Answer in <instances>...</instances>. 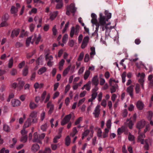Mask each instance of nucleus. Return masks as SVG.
Here are the masks:
<instances>
[{
	"label": "nucleus",
	"instance_id": "1",
	"mask_svg": "<svg viewBox=\"0 0 153 153\" xmlns=\"http://www.w3.org/2000/svg\"><path fill=\"white\" fill-rule=\"evenodd\" d=\"M105 16H103L102 13H100V14L99 23L96 24V30L92 34V36L95 37H97L98 36V32L100 26V29H102V31H104L105 29H108V27H107L108 24H106V22L111 18V13H108L107 11H105Z\"/></svg>",
	"mask_w": 153,
	"mask_h": 153
},
{
	"label": "nucleus",
	"instance_id": "2",
	"mask_svg": "<svg viewBox=\"0 0 153 153\" xmlns=\"http://www.w3.org/2000/svg\"><path fill=\"white\" fill-rule=\"evenodd\" d=\"M136 75L137 77H140L138 80V82L140 83L143 89H144V78L145 76V74L143 73H138L136 74Z\"/></svg>",
	"mask_w": 153,
	"mask_h": 153
},
{
	"label": "nucleus",
	"instance_id": "3",
	"mask_svg": "<svg viewBox=\"0 0 153 153\" xmlns=\"http://www.w3.org/2000/svg\"><path fill=\"white\" fill-rule=\"evenodd\" d=\"M94 88L92 90V94L91 98L89 99L88 100V102H91V104H92V101L96 97L97 95V91L98 90L99 88L97 85H95Z\"/></svg>",
	"mask_w": 153,
	"mask_h": 153
},
{
	"label": "nucleus",
	"instance_id": "4",
	"mask_svg": "<svg viewBox=\"0 0 153 153\" xmlns=\"http://www.w3.org/2000/svg\"><path fill=\"white\" fill-rule=\"evenodd\" d=\"M45 59L46 61L47 62V65L48 66H52L53 64V57L52 55H49V53H46L45 55Z\"/></svg>",
	"mask_w": 153,
	"mask_h": 153
},
{
	"label": "nucleus",
	"instance_id": "5",
	"mask_svg": "<svg viewBox=\"0 0 153 153\" xmlns=\"http://www.w3.org/2000/svg\"><path fill=\"white\" fill-rule=\"evenodd\" d=\"M16 7L14 6H12L10 9V12L12 14L15 16H17V13L18 11V9L20 8V5L19 4L16 3Z\"/></svg>",
	"mask_w": 153,
	"mask_h": 153
},
{
	"label": "nucleus",
	"instance_id": "6",
	"mask_svg": "<svg viewBox=\"0 0 153 153\" xmlns=\"http://www.w3.org/2000/svg\"><path fill=\"white\" fill-rule=\"evenodd\" d=\"M89 37L88 36L84 37L81 45V48L82 49H84L87 47L89 42Z\"/></svg>",
	"mask_w": 153,
	"mask_h": 153
},
{
	"label": "nucleus",
	"instance_id": "7",
	"mask_svg": "<svg viewBox=\"0 0 153 153\" xmlns=\"http://www.w3.org/2000/svg\"><path fill=\"white\" fill-rule=\"evenodd\" d=\"M33 37V41L32 42V44H33L34 42H35L36 44H38L40 41L41 36L40 34L38 35L35 34L32 36Z\"/></svg>",
	"mask_w": 153,
	"mask_h": 153
},
{
	"label": "nucleus",
	"instance_id": "8",
	"mask_svg": "<svg viewBox=\"0 0 153 153\" xmlns=\"http://www.w3.org/2000/svg\"><path fill=\"white\" fill-rule=\"evenodd\" d=\"M139 134L138 137V142L140 143L141 144H144L145 141L144 139L145 137V135L144 134L140 132V131H138Z\"/></svg>",
	"mask_w": 153,
	"mask_h": 153
},
{
	"label": "nucleus",
	"instance_id": "9",
	"mask_svg": "<svg viewBox=\"0 0 153 153\" xmlns=\"http://www.w3.org/2000/svg\"><path fill=\"white\" fill-rule=\"evenodd\" d=\"M100 106L98 105L96 107L93 114L95 118L99 117L100 113Z\"/></svg>",
	"mask_w": 153,
	"mask_h": 153
},
{
	"label": "nucleus",
	"instance_id": "10",
	"mask_svg": "<svg viewBox=\"0 0 153 153\" xmlns=\"http://www.w3.org/2000/svg\"><path fill=\"white\" fill-rule=\"evenodd\" d=\"M71 116L72 115L71 114H69L65 116L61 122V125H64L68 123L70 120Z\"/></svg>",
	"mask_w": 153,
	"mask_h": 153
},
{
	"label": "nucleus",
	"instance_id": "11",
	"mask_svg": "<svg viewBox=\"0 0 153 153\" xmlns=\"http://www.w3.org/2000/svg\"><path fill=\"white\" fill-rule=\"evenodd\" d=\"M146 125V122L144 120L139 121L136 125V127L140 131V129L143 128Z\"/></svg>",
	"mask_w": 153,
	"mask_h": 153
},
{
	"label": "nucleus",
	"instance_id": "12",
	"mask_svg": "<svg viewBox=\"0 0 153 153\" xmlns=\"http://www.w3.org/2000/svg\"><path fill=\"white\" fill-rule=\"evenodd\" d=\"M16 80L18 82L17 87L18 88L21 90L22 89L25 83L24 81L22 80L21 78H19L17 79Z\"/></svg>",
	"mask_w": 153,
	"mask_h": 153
},
{
	"label": "nucleus",
	"instance_id": "13",
	"mask_svg": "<svg viewBox=\"0 0 153 153\" xmlns=\"http://www.w3.org/2000/svg\"><path fill=\"white\" fill-rule=\"evenodd\" d=\"M148 80L149 81L148 86L150 88H153V76L152 74L148 76Z\"/></svg>",
	"mask_w": 153,
	"mask_h": 153
},
{
	"label": "nucleus",
	"instance_id": "14",
	"mask_svg": "<svg viewBox=\"0 0 153 153\" xmlns=\"http://www.w3.org/2000/svg\"><path fill=\"white\" fill-rule=\"evenodd\" d=\"M74 4H71V5L68 6L67 9L69 10L71 12L73 13V16H74V13L76 10V8L75 7Z\"/></svg>",
	"mask_w": 153,
	"mask_h": 153
},
{
	"label": "nucleus",
	"instance_id": "15",
	"mask_svg": "<svg viewBox=\"0 0 153 153\" xmlns=\"http://www.w3.org/2000/svg\"><path fill=\"white\" fill-rule=\"evenodd\" d=\"M12 105L13 107H17L20 106L21 105V102L18 100L13 99L11 101Z\"/></svg>",
	"mask_w": 153,
	"mask_h": 153
},
{
	"label": "nucleus",
	"instance_id": "16",
	"mask_svg": "<svg viewBox=\"0 0 153 153\" xmlns=\"http://www.w3.org/2000/svg\"><path fill=\"white\" fill-rule=\"evenodd\" d=\"M91 16L92 18L91 20V23L93 25L95 24L96 26V24L99 23V22H97V15L94 13H91Z\"/></svg>",
	"mask_w": 153,
	"mask_h": 153
},
{
	"label": "nucleus",
	"instance_id": "17",
	"mask_svg": "<svg viewBox=\"0 0 153 153\" xmlns=\"http://www.w3.org/2000/svg\"><path fill=\"white\" fill-rule=\"evenodd\" d=\"M33 141L34 142H37L41 143L42 142L40 141L39 134L37 132H35L34 134Z\"/></svg>",
	"mask_w": 153,
	"mask_h": 153
},
{
	"label": "nucleus",
	"instance_id": "18",
	"mask_svg": "<svg viewBox=\"0 0 153 153\" xmlns=\"http://www.w3.org/2000/svg\"><path fill=\"white\" fill-rule=\"evenodd\" d=\"M47 108H49V110L48 111V113L49 114H51L53 112L54 109V105L51 102H49L47 105Z\"/></svg>",
	"mask_w": 153,
	"mask_h": 153
},
{
	"label": "nucleus",
	"instance_id": "19",
	"mask_svg": "<svg viewBox=\"0 0 153 153\" xmlns=\"http://www.w3.org/2000/svg\"><path fill=\"white\" fill-rule=\"evenodd\" d=\"M92 82L94 85H97L99 84V80L97 76H95L93 77L92 79Z\"/></svg>",
	"mask_w": 153,
	"mask_h": 153
},
{
	"label": "nucleus",
	"instance_id": "20",
	"mask_svg": "<svg viewBox=\"0 0 153 153\" xmlns=\"http://www.w3.org/2000/svg\"><path fill=\"white\" fill-rule=\"evenodd\" d=\"M58 11H56L52 12L50 13V19L51 20H53L55 19L58 14Z\"/></svg>",
	"mask_w": 153,
	"mask_h": 153
},
{
	"label": "nucleus",
	"instance_id": "21",
	"mask_svg": "<svg viewBox=\"0 0 153 153\" xmlns=\"http://www.w3.org/2000/svg\"><path fill=\"white\" fill-rule=\"evenodd\" d=\"M111 86V87L110 88L111 93H113L115 92L116 91V89H118V86L117 84H115L114 85H110Z\"/></svg>",
	"mask_w": 153,
	"mask_h": 153
},
{
	"label": "nucleus",
	"instance_id": "22",
	"mask_svg": "<svg viewBox=\"0 0 153 153\" xmlns=\"http://www.w3.org/2000/svg\"><path fill=\"white\" fill-rule=\"evenodd\" d=\"M31 119L30 118H28L25 122L23 126V127L25 128H27L31 125Z\"/></svg>",
	"mask_w": 153,
	"mask_h": 153
},
{
	"label": "nucleus",
	"instance_id": "23",
	"mask_svg": "<svg viewBox=\"0 0 153 153\" xmlns=\"http://www.w3.org/2000/svg\"><path fill=\"white\" fill-rule=\"evenodd\" d=\"M20 31V30L19 29L14 30H13L11 33V36L13 38L15 36H17L19 34Z\"/></svg>",
	"mask_w": 153,
	"mask_h": 153
},
{
	"label": "nucleus",
	"instance_id": "24",
	"mask_svg": "<svg viewBox=\"0 0 153 153\" xmlns=\"http://www.w3.org/2000/svg\"><path fill=\"white\" fill-rule=\"evenodd\" d=\"M133 86H130L128 87L127 89V91L128 93L131 97H133Z\"/></svg>",
	"mask_w": 153,
	"mask_h": 153
},
{
	"label": "nucleus",
	"instance_id": "25",
	"mask_svg": "<svg viewBox=\"0 0 153 153\" xmlns=\"http://www.w3.org/2000/svg\"><path fill=\"white\" fill-rule=\"evenodd\" d=\"M137 106L139 110H141L144 107V104L142 102L139 101L137 102Z\"/></svg>",
	"mask_w": 153,
	"mask_h": 153
},
{
	"label": "nucleus",
	"instance_id": "26",
	"mask_svg": "<svg viewBox=\"0 0 153 153\" xmlns=\"http://www.w3.org/2000/svg\"><path fill=\"white\" fill-rule=\"evenodd\" d=\"M39 146L37 144L33 145L31 148V150L34 152H36L38 151L39 149Z\"/></svg>",
	"mask_w": 153,
	"mask_h": 153
},
{
	"label": "nucleus",
	"instance_id": "27",
	"mask_svg": "<svg viewBox=\"0 0 153 153\" xmlns=\"http://www.w3.org/2000/svg\"><path fill=\"white\" fill-rule=\"evenodd\" d=\"M34 20L36 23L38 22L39 23H41L42 21V17L36 16L34 18Z\"/></svg>",
	"mask_w": 153,
	"mask_h": 153
},
{
	"label": "nucleus",
	"instance_id": "28",
	"mask_svg": "<svg viewBox=\"0 0 153 153\" xmlns=\"http://www.w3.org/2000/svg\"><path fill=\"white\" fill-rule=\"evenodd\" d=\"M90 50L91 51L90 53V57L91 58H93L94 56L96 54L95 48L94 47H91L90 48Z\"/></svg>",
	"mask_w": 153,
	"mask_h": 153
},
{
	"label": "nucleus",
	"instance_id": "29",
	"mask_svg": "<svg viewBox=\"0 0 153 153\" xmlns=\"http://www.w3.org/2000/svg\"><path fill=\"white\" fill-rule=\"evenodd\" d=\"M65 144L67 146H69L70 144L71 140L69 136H68L65 138Z\"/></svg>",
	"mask_w": 153,
	"mask_h": 153
},
{
	"label": "nucleus",
	"instance_id": "30",
	"mask_svg": "<svg viewBox=\"0 0 153 153\" xmlns=\"http://www.w3.org/2000/svg\"><path fill=\"white\" fill-rule=\"evenodd\" d=\"M32 39V37L30 36L28 37L26 39V45L27 47H28L30 45V43L32 44V42L31 40Z\"/></svg>",
	"mask_w": 153,
	"mask_h": 153
},
{
	"label": "nucleus",
	"instance_id": "31",
	"mask_svg": "<svg viewBox=\"0 0 153 153\" xmlns=\"http://www.w3.org/2000/svg\"><path fill=\"white\" fill-rule=\"evenodd\" d=\"M82 83V81H80L79 83L76 84L75 85L73 86V88L74 90H76L78 87L80 86Z\"/></svg>",
	"mask_w": 153,
	"mask_h": 153
},
{
	"label": "nucleus",
	"instance_id": "32",
	"mask_svg": "<svg viewBox=\"0 0 153 153\" xmlns=\"http://www.w3.org/2000/svg\"><path fill=\"white\" fill-rule=\"evenodd\" d=\"M29 106L31 109H33L36 108L37 105L33 102H30V103Z\"/></svg>",
	"mask_w": 153,
	"mask_h": 153
},
{
	"label": "nucleus",
	"instance_id": "33",
	"mask_svg": "<svg viewBox=\"0 0 153 153\" xmlns=\"http://www.w3.org/2000/svg\"><path fill=\"white\" fill-rule=\"evenodd\" d=\"M149 141L148 140H145L144 144H145L144 148L145 149L148 150L149 148Z\"/></svg>",
	"mask_w": 153,
	"mask_h": 153
},
{
	"label": "nucleus",
	"instance_id": "34",
	"mask_svg": "<svg viewBox=\"0 0 153 153\" xmlns=\"http://www.w3.org/2000/svg\"><path fill=\"white\" fill-rule=\"evenodd\" d=\"M91 82L90 81H89L85 85V89L87 91H89L91 89L90 84Z\"/></svg>",
	"mask_w": 153,
	"mask_h": 153
},
{
	"label": "nucleus",
	"instance_id": "35",
	"mask_svg": "<svg viewBox=\"0 0 153 153\" xmlns=\"http://www.w3.org/2000/svg\"><path fill=\"white\" fill-rule=\"evenodd\" d=\"M140 86L139 84H137L136 85L135 90L137 94L139 93L140 92Z\"/></svg>",
	"mask_w": 153,
	"mask_h": 153
},
{
	"label": "nucleus",
	"instance_id": "36",
	"mask_svg": "<svg viewBox=\"0 0 153 153\" xmlns=\"http://www.w3.org/2000/svg\"><path fill=\"white\" fill-rule=\"evenodd\" d=\"M48 127V124L47 123H45V124L42 125L41 126V130L43 131H46L47 128Z\"/></svg>",
	"mask_w": 153,
	"mask_h": 153
},
{
	"label": "nucleus",
	"instance_id": "37",
	"mask_svg": "<svg viewBox=\"0 0 153 153\" xmlns=\"http://www.w3.org/2000/svg\"><path fill=\"white\" fill-rule=\"evenodd\" d=\"M3 128L4 130L6 132H9L10 130L9 126L6 124L3 125Z\"/></svg>",
	"mask_w": 153,
	"mask_h": 153
},
{
	"label": "nucleus",
	"instance_id": "38",
	"mask_svg": "<svg viewBox=\"0 0 153 153\" xmlns=\"http://www.w3.org/2000/svg\"><path fill=\"white\" fill-rule=\"evenodd\" d=\"M68 35L67 34H65L62 38V41L63 43L65 44L68 39Z\"/></svg>",
	"mask_w": 153,
	"mask_h": 153
},
{
	"label": "nucleus",
	"instance_id": "39",
	"mask_svg": "<svg viewBox=\"0 0 153 153\" xmlns=\"http://www.w3.org/2000/svg\"><path fill=\"white\" fill-rule=\"evenodd\" d=\"M61 137V134H59V135L55 137L53 139V142L54 143H56L58 142V140Z\"/></svg>",
	"mask_w": 153,
	"mask_h": 153
},
{
	"label": "nucleus",
	"instance_id": "40",
	"mask_svg": "<svg viewBox=\"0 0 153 153\" xmlns=\"http://www.w3.org/2000/svg\"><path fill=\"white\" fill-rule=\"evenodd\" d=\"M46 70V68H41L38 71V73L39 74H42L44 73Z\"/></svg>",
	"mask_w": 153,
	"mask_h": 153
},
{
	"label": "nucleus",
	"instance_id": "41",
	"mask_svg": "<svg viewBox=\"0 0 153 153\" xmlns=\"http://www.w3.org/2000/svg\"><path fill=\"white\" fill-rule=\"evenodd\" d=\"M90 74V72L89 70L86 71L85 72L84 76V79L85 80H86L89 77Z\"/></svg>",
	"mask_w": 153,
	"mask_h": 153
},
{
	"label": "nucleus",
	"instance_id": "42",
	"mask_svg": "<svg viewBox=\"0 0 153 153\" xmlns=\"http://www.w3.org/2000/svg\"><path fill=\"white\" fill-rule=\"evenodd\" d=\"M27 136H22L20 141L23 143H25L27 140Z\"/></svg>",
	"mask_w": 153,
	"mask_h": 153
},
{
	"label": "nucleus",
	"instance_id": "43",
	"mask_svg": "<svg viewBox=\"0 0 153 153\" xmlns=\"http://www.w3.org/2000/svg\"><path fill=\"white\" fill-rule=\"evenodd\" d=\"M37 112L35 111H33L31 112L30 117L31 118H34L37 117Z\"/></svg>",
	"mask_w": 153,
	"mask_h": 153
},
{
	"label": "nucleus",
	"instance_id": "44",
	"mask_svg": "<svg viewBox=\"0 0 153 153\" xmlns=\"http://www.w3.org/2000/svg\"><path fill=\"white\" fill-rule=\"evenodd\" d=\"M135 139L133 135L131 134L130 133H129L128 136V139L130 141H133Z\"/></svg>",
	"mask_w": 153,
	"mask_h": 153
},
{
	"label": "nucleus",
	"instance_id": "45",
	"mask_svg": "<svg viewBox=\"0 0 153 153\" xmlns=\"http://www.w3.org/2000/svg\"><path fill=\"white\" fill-rule=\"evenodd\" d=\"M126 72H124L121 75L122 81L123 83H124L126 81Z\"/></svg>",
	"mask_w": 153,
	"mask_h": 153
},
{
	"label": "nucleus",
	"instance_id": "46",
	"mask_svg": "<svg viewBox=\"0 0 153 153\" xmlns=\"http://www.w3.org/2000/svg\"><path fill=\"white\" fill-rule=\"evenodd\" d=\"M75 28L74 27H73L71 28L70 33V36L71 37H73V36H74V35L75 33Z\"/></svg>",
	"mask_w": 153,
	"mask_h": 153
},
{
	"label": "nucleus",
	"instance_id": "47",
	"mask_svg": "<svg viewBox=\"0 0 153 153\" xmlns=\"http://www.w3.org/2000/svg\"><path fill=\"white\" fill-rule=\"evenodd\" d=\"M8 67H12L13 65V57L11 58L9 60Z\"/></svg>",
	"mask_w": 153,
	"mask_h": 153
},
{
	"label": "nucleus",
	"instance_id": "48",
	"mask_svg": "<svg viewBox=\"0 0 153 153\" xmlns=\"http://www.w3.org/2000/svg\"><path fill=\"white\" fill-rule=\"evenodd\" d=\"M42 56H40L36 60V62L37 64L39 65L40 64H41L42 63Z\"/></svg>",
	"mask_w": 153,
	"mask_h": 153
},
{
	"label": "nucleus",
	"instance_id": "49",
	"mask_svg": "<svg viewBox=\"0 0 153 153\" xmlns=\"http://www.w3.org/2000/svg\"><path fill=\"white\" fill-rule=\"evenodd\" d=\"M118 82V81H116L114 79H110L109 80V84L110 85H114V83H115V84H116Z\"/></svg>",
	"mask_w": 153,
	"mask_h": 153
},
{
	"label": "nucleus",
	"instance_id": "50",
	"mask_svg": "<svg viewBox=\"0 0 153 153\" xmlns=\"http://www.w3.org/2000/svg\"><path fill=\"white\" fill-rule=\"evenodd\" d=\"M28 73V69L27 68H25L23 70L22 74L24 76L27 75Z\"/></svg>",
	"mask_w": 153,
	"mask_h": 153
},
{
	"label": "nucleus",
	"instance_id": "51",
	"mask_svg": "<svg viewBox=\"0 0 153 153\" xmlns=\"http://www.w3.org/2000/svg\"><path fill=\"white\" fill-rule=\"evenodd\" d=\"M127 121H129L128 124L129 128L131 129H132L133 125L132 121L130 119H128L127 120Z\"/></svg>",
	"mask_w": 153,
	"mask_h": 153
},
{
	"label": "nucleus",
	"instance_id": "52",
	"mask_svg": "<svg viewBox=\"0 0 153 153\" xmlns=\"http://www.w3.org/2000/svg\"><path fill=\"white\" fill-rule=\"evenodd\" d=\"M111 120L109 119L107 120L106 122V126L108 128H110L111 126Z\"/></svg>",
	"mask_w": 153,
	"mask_h": 153
},
{
	"label": "nucleus",
	"instance_id": "53",
	"mask_svg": "<svg viewBox=\"0 0 153 153\" xmlns=\"http://www.w3.org/2000/svg\"><path fill=\"white\" fill-rule=\"evenodd\" d=\"M69 23V22H68L65 25V27L63 30H62V32L63 33H64L67 30L68 28V27Z\"/></svg>",
	"mask_w": 153,
	"mask_h": 153
},
{
	"label": "nucleus",
	"instance_id": "54",
	"mask_svg": "<svg viewBox=\"0 0 153 153\" xmlns=\"http://www.w3.org/2000/svg\"><path fill=\"white\" fill-rule=\"evenodd\" d=\"M84 56V53L83 52H82L81 53H80L78 59V61H80L82 60L83 59Z\"/></svg>",
	"mask_w": 153,
	"mask_h": 153
},
{
	"label": "nucleus",
	"instance_id": "55",
	"mask_svg": "<svg viewBox=\"0 0 153 153\" xmlns=\"http://www.w3.org/2000/svg\"><path fill=\"white\" fill-rule=\"evenodd\" d=\"M82 117H80L78 118L77 120L75 121V125H76L79 123L82 120Z\"/></svg>",
	"mask_w": 153,
	"mask_h": 153
},
{
	"label": "nucleus",
	"instance_id": "56",
	"mask_svg": "<svg viewBox=\"0 0 153 153\" xmlns=\"http://www.w3.org/2000/svg\"><path fill=\"white\" fill-rule=\"evenodd\" d=\"M102 92H100L98 95V100L100 102L102 100Z\"/></svg>",
	"mask_w": 153,
	"mask_h": 153
},
{
	"label": "nucleus",
	"instance_id": "57",
	"mask_svg": "<svg viewBox=\"0 0 153 153\" xmlns=\"http://www.w3.org/2000/svg\"><path fill=\"white\" fill-rule=\"evenodd\" d=\"M56 26L55 25L53 26L52 29L53 34L54 35H56L57 33V30L56 28Z\"/></svg>",
	"mask_w": 153,
	"mask_h": 153
},
{
	"label": "nucleus",
	"instance_id": "58",
	"mask_svg": "<svg viewBox=\"0 0 153 153\" xmlns=\"http://www.w3.org/2000/svg\"><path fill=\"white\" fill-rule=\"evenodd\" d=\"M23 45L21 42H17L16 44V47L17 48H19L23 46Z\"/></svg>",
	"mask_w": 153,
	"mask_h": 153
},
{
	"label": "nucleus",
	"instance_id": "59",
	"mask_svg": "<svg viewBox=\"0 0 153 153\" xmlns=\"http://www.w3.org/2000/svg\"><path fill=\"white\" fill-rule=\"evenodd\" d=\"M90 60L89 55L88 53L86 54L84 58V61L85 62H87Z\"/></svg>",
	"mask_w": 153,
	"mask_h": 153
},
{
	"label": "nucleus",
	"instance_id": "60",
	"mask_svg": "<svg viewBox=\"0 0 153 153\" xmlns=\"http://www.w3.org/2000/svg\"><path fill=\"white\" fill-rule=\"evenodd\" d=\"M85 98H83L80 100L78 103V106H79L82 105L85 102Z\"/></svg>",
	"mask_w": 153,
	"mask_h": 153
},
{
	"label": "nucleus",
	"instance_id": "61",
	"mask_svg": "<svg viewBox=\"0 0 153 153\" xmlns=\"http://www.w3.org/2000/svg\"><path fill=\"white\" fill-rule=\"evenodd\" d=\"M21 132L22 136H27V131H26L24 128L21 130Z\"/></svg>",
	"mask_w": 153,
	"mask_h": 153
},
{
	"label": "nucleus",
	"instance_id": "62",
	"mask_svg": "<svg viewBox=\"0 0 153 153\" xmlns=\"http://www.w3.org/2000/svg\"><path fill=\"white\" fill-rule=\"evenodd\" d=\"M58 145L57 144H51V148L53 150H56L57 148Z\"/></svg>",
	"mask_w": 153,
	"mask_h": 153
},
{
	"label": "nucleus",
	"instance_id": "63",
	"mask_svg": "<svg viewBox=\"0 0 153 153\" xmlns=\"http://www.w3.org/2000/svg\"><path fill=\"white\" fill-rule=\"evenodd\" d=\"M63 5V4L62 1H60L59 3H58L56 6L57 9L61 8Z\"/></svg>",
	"mask_w": 153,
	"mask_h": 153
},
{
	"label": "nucleus",
	"instance_id": "64",
	"mask_svg": "<svg viewBox=\"0 0 153 153\" xmlns=\"http://www.w3.org/2000/svg\"><path fill=\"white\" fill-rule=\"evenodd\" d=\"M45 153H51V151L49 148H46L44 151Z\"/></svg>",
	"mask_w": 153,
	"mask_h": 153
}]
</instances>
